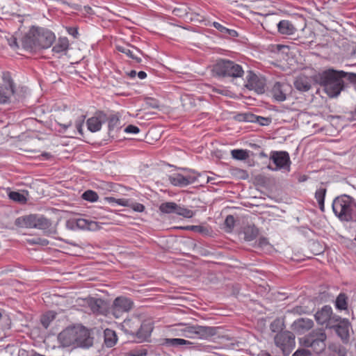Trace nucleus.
Here are the masks:
<instances>
[{"label": "nucleus", "mask_w": 356, "mask_h": 356, "mask_svg": "<svg viewBox=\"0 0 356 356\" xmlns=\"http://www.w3.org/2000/svg\"><path fill=\"white\" fill-rule=\"evenodd\" d=\"M314 79L315 83L324 87L325 92L330 97H336L344 88L343 79L350 81H355L356 74L328 69L314 74Z\"/></svg>", "instance_id": "f257e3e1"}, {"label": "nucleus", "mask_w": 356, "mask_h": 356, "mask_svg": "<svg viewBox=\"0 0 356 356\" xmlns=\"http://www.w3.org/2000/svg\"><path fill=\"white\" fill-rule=\"evenodd\" d=\"M56 40L54 33L44 28L32 27L22 39V47L29 51H36L50 47Z\"/></svg>", "instance_id": "f03ea898"}, {"label": "nucleus", "mask_w": 356, "mask_h": 356, "mask_svg": "<svg viewBox=\"0 0 356 356\" xmlns=\"http://www.w3.org/2000/svg\"><path fill=\"white\" fill-rule=\"evenodd\" d=\"M58 339L65 347L88 348L93 344V337L82 325L67 327L58 334Z\"/></svg>", "instance_id": "7ed1b4c3"}, {"label": "nucleus", "mask_w": 356, "mask_h": 356, "mask_svg": "<svg viewBox=\"0 0 356 356\" xmlns=\"http://www.w3.org/2000/svg\"><path fill=\"white\" fill-rule=\"evenodd\" d=\"M120 327L126 334L131 336L133 340L137 343L146 341L153 330L150 323L142 322L138 317L125 319Z\"/></svg>", "instance_id": "20e7f679"}, {"label": "nucleus", "mask_w": 356, "mask_h": 356, "mask_svg": "<svg viewBox=\"0 0 356 356\" xmlns=\"http://www.w3.org/2000/svg\"><path fill=\"white\" fill-rule=\"evenodd\" d=\"M332 211L335 216L344 222H356V202L347 195L337 197L332 202Z\"/></svg>", "instance_id": "39448f33"}, {"label": "nucleus", "mask_w": 356, "mask_h": 356, "mask_svg": "<svg viewBox=\"0 0 356 356\" xmlns=\"http://www.w3.org/2000/svg\"><path fill=\"white\" fill-rule=\"evenodd\" d=\"M212 72L213 76L218 78H238L244 74L241 65L226 59L218 60L213 66Z\"/></svg>", "instance_id": "423d86ee"}, {"label": "nucleus", "mask_w": 356, "mask_h": 356, "mask_svg": "<svg viewBox=\"0 0 356 356\" xmlns=\"http://www.w3.org/2000/svg\"><path fill=\"white\" fill-rule=\"evenodd\" d=\"M327 335L322 330H315L300 339L302 346L311 348L315 353H322L325 347Z\"/></svg>", "instance_id": "0eeeda50"}, {"label": "nucleus", "mask_w": 356, "mask_h": 356, "mask_svg": "<svg viewBox=\"0 0 356 356\" xmlns=\"http://www.w3.org/2000/svg\"><path fill=\"white\" fill-rule=\"evenodd\" d=\"M268 170L289 173L291 171V161L286 151H271L269 156Z\"/></svg>", "instance_id": "6e6552de"}, {"label": "nucleus", "mask_w": 356, "mask_h": 356, "mask_svg": "<svg viewBox=\"0 0 356 356\" xmlns=\"http://www.w3.org/2000/svg\"><path fill=\"white\" fill-rule=\"evenodd\" d=\"M218 327L202 325L187 326L184 329V336L188 338L209 339L217 334Z\"/></svg>", "instance_id": "1a4fd4ad"}, {"label": "nucleus", "mask_w": 356, "mask_h": 356, "mask_svg": "<svg viewBox=\"0 0 356 356\" xmlns=\"http://www.w3.org/2000/svg\"><path fill=\"white\" fill-rule=\"evenodd\" d=\"M274 341L285 356L289 355L296 346L295 335L289 331L277 333L274 337Z\"/></svg>", "instance_id": "9d476101"}, {"label": "nucleus", "mask_w": 356, "mask_h": 356, "mask_svg": "<svg viewBox=\"0 0 356 356\" xmlns=\"http://www.w3.org/2000/svg\"><path fill=\"white\" fill-rule=\"evenodd\" d=\"M183 170L188 172L186 175L176 173L169 177V181L171 184L177 187H185L194 184L198 180L200 175L193 170L184 168Z\"/></svg>", "instance_id": "9b49d317"}, {"label": "nucleus", "mask_w": 356, "mask_h": 356, "mask_svg": "<svg viewBox=\"0 0 356 356\" xmlns=\"http://www.w3.org/2000/svg\"><path fill=\"white\" fill-rule=\"evenodd\" d=\"M316 323L326 327H332L333 323H336L339 316L334 315L332 309L330 305H325L318 310L314 315Z\"/></svg>", "instance_id": "f8f14e48"}, {"label": "nucleus", "mask_w": 356, "mask_h": 356, "mask_svg": "<svg viewBox=\"0 0 356 356\" xmlns=\"http://www.w3.org/2000/svg\"><path fill=\"white\" fill-rule=\"evenodd\" d=\"M134 307V302L129 298L124 296L117 297L111 306L112 314L118 318L123 314L129 312Z\"/></svg>", "instance_id": "ddd939ff"}, {"label": "nucleus", "mask_w": 356, "mask_h": 356, "mask_svg": "<svg viewBox=\"0 0 356 356\" xmlns=\"http://www.w3.org/2000/svg\"><path fill=\"white\" fill-rule=\"evenodd\" d=\"M288 49V46L284 44H275L268 45V58L273 59L272 60H268V63L275 66H278L279 63L284 59L286 55L285 51Z\"/></svg>", "instance_id": "4468645a"}, {"label": "nucleus", "mask_w": 356, "mask_h": 356, "mask_svg": "<svg viewBox=\"0 0 356 356\" xmlns=\"http://www.w3.org/2000/svg\"><path fill=\"white\" fill-rule=\"evenodd\" d=\"M337 324L333 323V327L337 335L341 338L343 343H348L350 338L349 330L351 327V324L348 319L341 318L337 321Z\"/></svg>", "instance_id": "2eb2a0df"}, {"label": "nucleus", "mask_w": 356, "mask_h": 356, "mask_svg": "<svg viewBox=\"0 0 356 356\" xmlns=\"http://www.w3.org/2000/svg\"><path fill=\"white\" fill-rule=\"evenodd\" d=\"M245 86L250 90H254L259 94H262L265 92V79H260L252 71H248Z\"/></svg>", "instance_id": "dca6fc26"}, {"label": "nucleus", "mask_w": 356, "mask_h": 356, "mask_svg": "<svg viewBox=\"0 0 356 356\" xmlns=\"http://www.w3.org/2000/svg\"><path fill=\"white\" fill-rule=\"evenodd\" d=\"M5 85L0 86V103L4 104L8 102L11 95L15 93L14 83L8 73L3 75Z\"/></svg>", "instance_id": "f3484780"}, {"label": "nucleus", "mask_w": 356, "mask_h": 356, "mask_svg": "<svg viewBox=\"0 0 356 356\" xmlns=\"http://www.w3.org/2000/svg\"><path fill=\"white\" fill-rule=\"evenodd\" d=\"M106 120V114L103 111H97L95 115L87 120L88 129L91 132H96L101 129L102 124Z\"/></svg>", "instance_id": "a211bd4d"}, {"label": "nucleus", "mask_w": 356, "mask_h": 356, "mask_svg": "<svg viewBox=\"0 0 356 356\" xmlns=\"http://www.w3.org/2000/svg\"><path fill=\"white\" fill-rule=\"evenodd\" d=\"M313 82L315 83L314 75L309 76L305 74H300L296 78L293 86L300 92H307L311 89Z\"/></svg>", "instance_id": "6ab92c4d"}, {"label": "nucleus", "mask_w": 356, "mask_h": 356, "mask_svg": "<svg viewBox=\"0 0 356 356\" xmlns=\"http://www.w3.org/2000/svg\"><path fill=\"white\" fill-rule=\"evenodd\" d=\"M116 49L119 52L126 54L128 57L134 60L138 63H139L142 61L141 58L139 56L140 55L143 54L142 51L137 47H134V45H131V44H126L124 46L118 45L116 47Z\"/></svg>", "instance_id": "aec40b11"}, {"label": "nucleus", "mask_w": 356, "mask_h": 356, "mask_svg": "<svg viewBox=\"0 0 356 356\" xmlns=\"http://www.w3.org/2000/svg\"><path fill=\"white\" fill-rule=\"evenodd\" d=\"M35 228L42 230L46 235L53 234L56 232V229L52 227L51 221L41 215H38Z\"/></svg>", "instance_id": "412c9836"}, {"label": "nucleus", "mask_w": 356, "mask_h": 356, "mask_svg": "<svg viewBox=\"0 0 356 356\" xmlns=\"http://www.w3.org/2000/svg\"><path fill=\"white\" fill-rule=\"evenodd\" d=\"M313 326L314 322L312 319L300 318L292 323L291 327L298 334H303L312 329Z\"/></svg>", "instance_id": "4be33fe9"}, {"label": "nucleus", "mask_w": 356, "mask_h": 356, "mask_svg": "<svg viewBox=\"0 0 356 356\" xmlns=\"http://www.w3.org/2000/svg\"><path fill=\"white\" fill-rule=\"evenodd\" d=\"M289 86L285 83L276 82L271 90L273 98L277 102L286 99Z\"/></svg>", "instance_id": "5701e85b"}, {"label": "nucleus", "mask_w": 356, "mask_h": 356, "mask_svg": "<svg viewBox=\"0 0 356 356\" xmlns=\"http://www.w3.org/2000/svg\"><path fill=\"white\" fill-rule=\"evenodd\" d=\"M37 214L24 216L15 219V225L18 227L35 228Z\"/></svg>", "instance_id": "b1692460"}, {"label": "nucleus", "mask_w": 356, "mask_h": 356, "mask_svg": "<svg viewBox=\"0 0 356 356\" xmlns=\"http://www.w3.org/2000/svg\"><path fill=\"white\" fill-rule=\"evenodd\" d=\"M87 304L93 314H103L104 312V301L101 298H89Z\"/></svg>", "instance_id": "393cba45"}, {"label": "nucleus", "mask_w": 356, "mask_h": 356, "mask_svg": "<svg viewBox=\"0 0 356 356\" xmlns=\"http://www.w3.org/2000/svg\"><path fill=\"white\" fill-rule=\"evenodd\" d=\"M275 25L278 32L282 35H293L296 31V28L289 20H281Z\"/></svg>", "instance_id": "a878e982"}, {"label": "nucleus", "mask_w": 356, "mask_h": 356, "mask_svg": "<svg viewBox=\"0 0 356 356\" xmlns=\"http://www.w3.org/2000/svg\"><path fill=\"white\" fill-rule=\"evenodd\" d=\"M104 344L107 348H112L118 342V337L115 330L106 328L104 331Z\"/></svg>", "instance_id": "bb28decb"}, {"label": "nucleus", "mask_w": 356, "mask_h": 356, "mask_svg": "<svg viewBox=\"0 0 356 356\" xmlns=\"http://www.w3.org/2000/svg\"><path fill=\"white\" fill-rule=\"evenodd\" d=\"M118 205L129 207L136 212H143L145 209V206L143 204L136 202L131 199H125V200H120Z\"/></svg>", "instance_id": "cd10ccee"}, {"label": "nucleus", "mask_w": 356, "mask_h": 356, "mask_svg": "<svg viewBox=\"0 0 356 356\" xmlns=\"http://www.w3.org/2000/svg\"><path fill=\"white\" fill-rule=\"evenodd\" d=\"M164 344L168 346H172V347H182L184 346H189L193 344L192 342L190 341L184 339H179V338H166L165 339Z\"/></svg>", "instance_id": "c85d7f7f"}, {"label": "nucleus", "mask_w": 356, "mask_h": 356, "mask_svg": "<svg viewBox=\"0 0 356 356\" xmlns=\"http://www.w3.org/2000/svg\"><path fill=\"white\" fill-rule=\"evenodd\" d=\"M69 47V40L67 38H59L55 45L52 48V51L56 54L65 52Z\"/></svg>", "instance_id": "c756f323"}, {"label": "nucleus", "mask_w": 356, "mask_h": 356, "mask_svg": "<svg viewBox=\"0 0 356 356\" xmlns=\"http://www.w3.org/2000/svg\"><path fill=\"white\" fill-rule=\"evenodd\" d=\"M243 233L244 239L247 241H251L258 236L259 230L254 225H248L243 228Z\"/></svg>", "instance_id": "7c9ffc66"}, {"label": "nucleus", "mask_w": 356, "mask_h": 356, "mask_svg": "<svg viewBox=\"0 0 356 356\" xmlns=\"http://www.w3.org/2000/svg\"><path fill=\"white\" fill-rule=\"evenodd\" d=\"M177 204L173 202H165L159 206L161 212L167 214H175Z\"/></svg>", "instance_id": "2f4dec72"}, {"label": "nucleus", "mask_w": 356, "mask_h": 356, "mask_svg": "<svg viewBox=\"0 0 356 356\" xmlns=\"http://www.w3.org/2000/svg\"><path fill=\"white\" fill-rule=\"evenodd\" d=\"M56 313L54 311H49L42 315L40 322L44 328H47L50 323L55 319Z\"/></svg>", "instance_id": "473e14b6"}, {"label": "nucleus", "mask_w": 356, "mask_h": 356, "mask_svg": "<svg viewBox=\"0 0 356 356\" xmlns=\"http://www.w3.org/2000/svg\"><path fill=\"white\" fill-rule=\"evenodd\" d=\"M326 194V188H320L316 190L315 193V198L317 200L319 209L321 211H324V201H325V197Z\"/></svg>", "instance_id": "72a5a7b5"}, {"label": "nucleus", "mask_w": 356, "mask_h": 356, "mask_svg": "<svg viewBox=\"0 0 356 356\" xmlns=\"http://www.w3.org/2000/svg\"><path fill=\"white\" fill-rule=\"evenodd\" d=\"M347 300H348V298L345 293H339V296L337 297V299L335 301L336 308L339 310L346 309L347 307H348Z\"/></svg>", "instance_id": "f704fd0d"}, {"label": "nucleus", "mask_w": 356, "mask_h": 356, "mask_svg": "<svg viewBox=\"0 0 356 356\" xmlns=\"http://www.w3.org/2000/svg\"><path fill=\"white\" fill-rule=\"evenodd\" d=\"M120 115L118 113L112 114L106 120H108V131H111L120 126Z\"/></svg>", "instance_id": "c9c22d12"}, {"label": "nucleus", "mask_w": 356, "mask_h": 356, "mask_svg": "<svg viewBox=\"0 0 356 356\" xmlns=\"http://www.w3.org/2000/svg\"><path fill=\"white\" fill-rule=\"evenodd\" d=\"M250 151L242 149H235L232 150V156L236 160H245L249 157Z\"/></svg>", "instance_id": "e433bc0d"}, {"label": "nucleus", "mask_w": 356, "mask_h": 356, "mask_svg": "<svg viewBox=\"0 0 356 356\" xmlns=\"http://www.w3.org/2000/svg\"><path fill=\"white\" fill-rule=\"evenodd\" d=\"M8 197L10 200L20 204H25L27 201L24 194L19 191H10L8 193Z\"/></svg>", "instance_id": "4c0bfd02"}, {"label": "nucleus", "mask_w": 356, "mask_h": 356, "mask_svg": "<svg viewBox=\"0 0 356 356\" xmlns=\"http://www.w3.org/2000/svg\"><path fill=\"white\" fill-rule=\"evenodd\" d=\"M284 327V323L283 318H277L274 320L270 325V328L273 332H282Z\"/></svg>", "instance_id": "58836bf2"}, {"label": "nucleus", "mask_w": 356, "mask_h": 356, "mask_svg": "<svg viewBox=\"0 0 356 356\" xmlns=\"http://www.w3.org/2000/svg\"><path fill=\"white\" fill-rule=\"evenodd\" d=\"M175 214L181 216L184 218H192L195 215V212L191 209H188L184 207L177 204Z\"/></svg>", "instance_id": "ea45409f"}, {"label": "nucleus", "mask_w": 356, "mask_h": 356, "mask_svg": "<svg viewBox=\"0 0 356 356\" xmlns=\"http://www.w3.org/2000/svg\"><path fill=\"white\" fill-rule=\"evenodd\" d=\"M81 197L86 201L90 202H95L97 201L98 200V195L97 193L92 190H87L86 191L81 195Z\"/></svg>", "instance_id": "a19ab883"}, {"label": "nucleus", "mask_w": 356, "mask_h": 356, "mask_svg": "<svg viewBox=\"0 0 356 356\" xmlns=\"http://www.w3.org/2000/svg\"><path fill=\"white\" fill-rule=\"evenodd\" d=\"M310 249L314 254L318 255L323 253L325 248L318 241H313L309 244Z\"/></svg>", "instance_id": "79ce46f5"}, {"label": "nucleus", "mask_w": 356, "mask_h": 356, "mask_svg": "<svg viewBox=\"0 0 356 356\" xmlns=\"http://www.w3.org/2000/svg\"><path fill=\"white\" fill-rule=\"evenodd\" d=\"M182 229L201 234H204L208 232L206 227L201 225H188L182 227Z\"/></svg>", "instance_id": "37998d69"}, {"label": "nucleus", "mask_w": 356, "mask_h": 356, "mask_svg": "<svg viewBox=\"0 0 356 356\" xmlns=\"http://www.w3.org/2000/svg\"><path fill=\"white\" fill-rule=\"evenodd\" d=\"M145 102L147 106L152 108H159L160 106L159 100L152 97H146Z\"/></svg>", "instance_id": "c03bdc74"}, {"label": "nucleus", "mask_w": 356, "mask_h": 356, "mask_svg": "<svg viewBox=\"0 0 356 356\" xmlns=\"http://www.w3.org/2000/svg\"><path fill=\"white\" fill-rule=\"evenodd\" d=\"M234 224H235L234 217L232 215H228L226 217L225 220V225L226 228L227 229V230L231 231L234 228Z\"/></svg>", "instance_id": "a18cd8bd"}, {"label": "nucleus", "mask_w": 356, "mask_h": 356, "mask_svg": "<svg viewBox=\"0 0 356 356\" xmlns=\"http://www.w3.org/2000/svg\"><path fill=\"white\" fill-rule=\"evenodd\" d=\"M140 129L138 127L134 124H129L124 129V131L127 134H136L140 132Z\"/></svg>", "instance_id": "49530a36"}, {"label": "nucleus", "mask_w": 356, "mask_h": 356, "mask_svg": "<svg viewBox=\"0 0 356 356\" xmlns=\"http://www.w3.org/2000/svg\"><path fill=\"white\" fill-rule=\"evenodd\" d=\"M7 42L8 45L13 48V49H17L19 48L18 42L17 38L13 35H10L9 37L7 38Z\"/></svg>", "instance_id": "de8ad7c7"}, {"label": "nucleus", "mask_w": 356, "mask_h": 356, "mask_svg": "<svg viewBox=\"0 0 356 356\" xmlns=\"http://www.w3.org/2000/svg\"><path fill=\"white\" fill-rule=\"evenodd\" d=\"M84 118H85V116L82 115L75 122L76 128L78 132L79 133V134L81 136L83 135V126L84 124Z\"/></svg>", "instance_id": "09e8293b"}, {"label": "nucleus", "mask_w": 356, "mask_h": 356, "mask_svg": "<svg viewBox=\"0 0 356 356\" xmlns=\"http://www.w3.org/2000/svg\"><path fill=\"white\" fill-rule=\"evenodd\" d=\"M311 352L305 348H298L292 356H311Z\"/></svg>", "instance_id": "8fccbe9b"}, {"label": "nucleus", "mask_w": 356, "mask_h": 356, "mask_svg": "<svg viewBox=\"0 0 356 356\" xmlns=\"http://www.w3.org/2000/svg\"><path fill=\"white\" fill-rule=\"evenodd\" d=\"M245 122H256L258 119L257 115L251 113H245Z\"/></svg>", "instance_id": "3c124183"}, {"label": "nucleus", "mask_w": 356, "mask_h": 356, "mask_svg": "<svg viewBox=\"0 0 356 356\" xmlns=\"http://www.w3.org/2000/svg\"><path fill=\"white\" fill-rule=\"evenodd\" d=\"M76 226L81 229H88V222L85 219H79L76 221Z\"/></svg>", "instance_id": "603ef678"}, {"label": "nucleus", "mask_w": 356, "mask_h": 356, "mask_svg": "<svg viewBox=\"0 0 356 356\" xmlns=\"http://www.w3.org/2000/svg\"><path fill=\"white\" fill-rule=\"evenodd\" d=\"M212 26L222 34H225L227 31V28L225 26L217 22H213Z\"/></svg>", "instance_id": "864d4df0"}, {"label": "nucleus", "mask_w": 356, "mask_h": 356, "mask_svg": "<svg viewBox=\"0 0 356 356\" xmlns=\"http://www.w3.org/2000/svg\"><path fill=\"white\" fill-rule=\"evenodd\" d=\"M67 33L72 35L74 38H77L79 36V31L76 27H67Z\"/></svg>", "instance_id": "5fc2aeb1"}, {"label": "nucleus", "mask_w": 356, "mask_h": 356, "mask_svg": "<svg viewBox=\"0 0 356 356\" xmlns=\"http://www.w3.org/2000/svg\"><path fill=\"white\" fill-rule=\"evenodd\" d=\"M104 200L110 204L116 203L117 204H118L120 200H125V198L115 199V197H105Z\"/></svg>", "instance_id": "6e6d98bb"}, {"label": "nucleus", "mask_w": 356, "mask_h": 356, "mask_svg": "<svg viewBox=\"0 0 356 356\" xmlns=\"http://www.w3.org/2000/svg\"><path fill=\"white\" fill-rule=\"evenodd\" d=\"M173 13L179 17H183L184 15L187 14L186 9L184 11H182L181 8H175L173 10Z\"/></svg>", "instance_id": "4d7b16f0"}, {"label": "nucleus", "mask_w": 356, "mask_h": 356, "mask_svg": "<svg viewBox=\"0 0 356 356\" xmlns=\"http://www.w3.org/2000/svg\"><path fill=\"white\" fill-rule=\"evenodd\" d=\"M228 35L231 38H236L238 37V34L236 31L234 29H229L227 28V31H225V33Z\"/></svg>", "instance_id": "13d9d810"}, {"label": "nucleus", "mask_w": 356, "mask_h": 356, "mask_svg": "<svg viewBox=\"0 0 356 356\" xmlns=\"http://www.w3.org/2000/svg\"><path fill=\"white\" fill-rule=\"evenodd\" d=\"M258 119L256 122H258L261 125H267V118L257 116Z\"/></svg>", "instance_id": "bf43d9fd"}, {"label": "nucleus", "mask_w": 356, "mask_h": 356, "mask_svg": "<svg viewBox=\"0 0 356 356\" xmlns=\"http://www.w3.org/2000/svg\"><path fill=\"white\" fill-rule=\"evenodd\" d=\"M236 119L240 122H245V113H239L236 116Z\"/></svg>", "instance_id": "052dcab7"}, {"label": "nucleus", "mask_w": 356, "mask_h": 356, "mask_svg": "<svg viewBox=\"0 0 356 356\" xmlns=\"http://www.w3.org/2000/svg\"><path fill=\"white\" fill-rule=\"evenodd\" d=\"M137 76L140 79H144L147 77V74L144 71H140L137 73Z\"/></svg>", "instance_id": "680f3d73"}, {"label": "nucleus", "mask_w": 356, "mask_h": 356, "mask_svg": "<svg viewBox=\"0 0 356 356\" xmlns=\"http://www.w3.org/2000/svg\"><path fill=\"white\" fill-rule=\"evenodd\" d=\"M59 125L63 127V130L64 131H66L69 127H71L72 125V123L71 122H70L69 123L67 124H59Z\"/></svg>", "instance_id": "e2e57ef3"}, {"label": "nucleus", "mask_w": 356, "mask_h": 356, "mask_svg": "<svg viewBox=\"0 0 356 356\" xmlns=\"http://www.w3.org/2000/svg\"><path fill=\"white\" fill-rule=\"evenodd\" d=\"M339 356H345L346 354V348H340L339 349Z\"/></svg>", "instance_id": "0e129e2a"}, {"label": "nucleus", "mask_w": 356, "mask_h": 356, "mask_svg": "<svg viewBox=\"0 0 356 356\" xmlns=\"http://www.w3.org/2000/svg\"><path fill=\"white\" fill-rule=\"evenodd\" d=\"M295 311L297 312V313H299V314H302V313H304L305 311L302 308V307H296L295 309Z\"/></svg>", "instance_id": "69168bd1"}, {"label": "nucleus", "mask_w": 356, "mask_h": 356, "mask_svg": "<svg viewBox=\"0 0 356 356\" xmlns=\"http://www.w3.org/2000/svg\"><path fill=\"white\" fill-rule=\"evenodd\" d=\"M128 75L131 77V78H134L136 75H137V73L135 70H131Z\"/></svg>", "instance_id": "338daca9"}, {"label": "nucleus", "mask_w": 356, "mask_h": 356, "mask_svg": "<svg viewBox=\"0 0 356 356\" xmlns=\"http://www.w3.org/2000/svg\"><path fill=\"white\" fill-rule=\"evenodd\" d=\"M40 241V244L43 245H46L49 244V241L47 239H39Z\"/></svg>", "instance_id": "774afa93"}]
</instances>
